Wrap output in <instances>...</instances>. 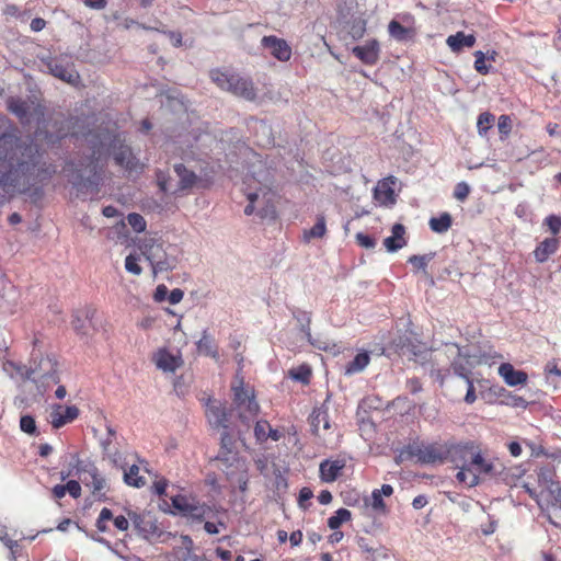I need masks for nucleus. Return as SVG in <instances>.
<instances>
[{
	"label": "nucleus",
	"mask_w": 561,
	"mask_h": 561,
	"mask_svg": "<svg viewBox=\"0 0 561 561\" xmlns=\"http://www.w3.org/2000/svg\"><path fill=\"white\" fill-rule=\"evenodd\" d=\"M89 117H71L65 122V127L58 130L57 138L70 135L76 139L83 138L92 153L72 173L71 183L77 190V196L94 197L105 179L107 158L113 154L115 163L129 172L142 169L131 148L125 144L122 134L114 123L89 129Z\"/></svg>",
	"instance_id": "nucleus-1"
},
{
	"label": "nucleus",
	"mask_w": 561,
	"mask_h": 561,
	"mask_svg": "<svg viewBox=\"0 0 561 561\" xmlns=\"http://www.w3.org/2000/svg\"><path fill=\"white\" fill-rule=\"evenodd\" d=\"M42 154L33 142H24L14 133L0 134V187L8 195L22 193L47 180L55 169L42 164Z\"/></svg>",
	"instance_id": "nucleus-2"
},
{
	"label": "nucleus",
	"mask_w": 561,
	"mask_h": 561,
	"mask_svg": "<svg viewBox=\"0 0 561 561\" xmlns=\"http://www.w3.org/2000/svg\"><path fill=\"white\" fill-rule=\"evenodd\" d=\"M137 247L141 255L150 263L154 276L176 267V257L168 253L160 237L146 236L138 241Z\"/></svg>",
	"instance_id": "nucleus-3"
},
{
	"label": "nucleus",
	"mask_w": 561,
	"mask_h": 561,
	"mask_svg": "<svg viewBox=\"0 0 561 561\" xmlns=\"http://www.w3.org/2000/svg\"><path fill=\"white\" fill-rule=\"evenodd\" d=\"M211 81L220 89L247 101H254L257 90L250 77L216 68L209 71Z\"/></svg>",
	"instance_id": "nucleus-4"
},
{
	"label": "nucleus",
	"mask_w": 561,
	"mask_h": 561,
	"mask_svg": "<svg viewBox=\"0 0 561 561\" xmlns=\"http://www.w3.org/2000/svg\"><path fill=\"white\" fill-rule=\"evenodd\" d=\"M73 468L80 481L90 490L96 501L104 502L107 500L108 481L94 462L78 459Z\"/></svg>",
	"instance_id": "nucleus-5"
},
{
	"label": "nucleus",
	"mask_w": 561,
	"mask_h": 561,
	"mask_svg": "<svg viewBox=\"0 0 561 561\" xmlns=\"http://www.w3.org/2000/svg\"><path fill=\"white\" fill-rule=\"evenodd\" d=\"M232 401L239 411V417L244 421L255 417L260 412V405L255 400L253 387L244 382V378L237 373L231 382Z\"/></svg>",
	"instance_id": "nucleus-6"
},
{
	"label": "nucleus",
	"mask_w": 561,
	"mask_h": 561,
	"mask_svg": "<svg viewBox=\"0 0 561 561\" xmlns=\"http://www.w3.org/2000/svg\"><path fill=\"white\" fill-rule=\"evenodd\" d=\"M493 469V463L482 455L480 449L458 469L456 480L467 488H473L480 483L481 476L490 474Z\"/></svg>",
	"instance_id": "nucleus-7"
},
{
	"label": "nucleus",
	"mask_w": 561,
	"mask_h": 561,
	"mask_svg": "<svg viewBox=\"0 0 561 561\" xmlns=\"http://www.w3.org/2000/svg\"><path fill=\"white\" fill-rule=\"evenodd\" d=\"M174 171L180 179L176 186L172 184L170 176L165 172L158 171L156 173L157 183L161 192L175 194L202 186L203 181L199 180L193 171L187 170L184 164H175Z\"/></svg>",
	"instance_id": "nucleus-8"
},
{
	"label": "nucleus",
	"mask_w": 561,
	"mask_h": 561,
	"mask_svg": "<svg viewBox=\"0 0 561 561\" xmlns=\"http://www.w3.org/2000/svg\"><path fill=\"white\" fill-rule=\"evenodd\" d=\"M449 442L415 443L409 447L411 457L422 465H443L448 459Z\"/></svg>",
	"instance_id": "nucleus-9"
},
{
	"label": "nucleus",
	"mask_w": 561,
	"mask_h": 561,
	"mask_svg": "<svg viewBox=\"0 0 561 561\" xmlns=\"http://www.w3.org/2000/svg\"><path fill=\"white\" fill-rule=\"evenodd\" d=\"M18 371L25 379H31L33 375L37 374L39 379L49 380L54 383H58L60 380L58 360L56 359L55 355L51 354L42 356L36 368L32 369L26 368L25 366H19Z\"/></svg>",
	"instance_id": "nucleus-10"
},
{
	"label": "nucleus",
	"mask_w": 561,
	"mask_h": 561,
	"mask_svg": "<svg viewBox=\"0 0 561 561\" xmlns=\"http://www.w3.org/2000/svg\"><path fill=\"white\" fill-rule=\"evenodd\" d=\"M480 449V445L474 440L449 442L447 462L459 469Z\"/></svg>",
	"instance_id": "nucleus-11"
},
{
	"label": "nucleus",
	"mask_w": 561,
	"mask_h": 561,
	"mask_svg": "<svg viewBox=\"0 0 561 561\" xmlns=\"http://www.w3.org/2000/svg\"><path fill=\"white\" fill-rule=\"evenodd\" d=\"M398 179L393 175L379 180L374 188V198L379 206L392 207L398 197Z\"/></svg>",
	"instance_id": "nucleus-12"
},
{
	"label": "nucleus",
	"mask_w": 561,
	"mask_h": 561,
	"mask_svg": "<svg viewBox=\"0 0 561 561\" xmlns=\"http://www.w3.org/2000/svg\"><path fill=\"white\" fill-rule=\"evenodd\" d=\"M264 48L268 49L271 55L279 61H288L291 57V47L289 44L277 36H264L261 41Z\"/></svg>",
	"instance_id": "nucleus-13"
},
{
	"label": "nucleus",
	"mask_w": 561,
	"mask_h": 561,
	"mask_svg": "<svg viewBox=\"0 0 561 561\" xmlns=\"http://www.w3.org/2000/svg\"><path fill=\"white\" fill-rule=\"evenodd\" d=\"M79 409L76 405L64 407L56 404L49 414L50 424L58 430L68 423L73 422L79 416Z\"/></svg>",
	"instance_id": "nucleus-14"
},
{
	"label": "nucleus",
	"mask_w": 561,
	"mask_h": 561,
	"mask_svg": "<svg viewBox=\"0 0 561 561\" xmlns=\"http://www.w3.org/2000/svg\"><path fill=\"white\" fill-rule=\"evenodd\" d=\"M110 520H113L115 528L121 531H126L129 527V522L125 516L118 515L114 517L110 508L103 507L95 523L98 530L101 533H106L108 530L107 523Z\"/></svg>",
	"instance_id": "nucleus-15"
},
{
	"label": "nucleus",
	"mask_w": 561,
	"mask_h": 561,
	"mask_svg": "<svg viewBox=\"0 0 561 561\" xmlns=\"http://www.w3.org/2000/svg\"><path fill=\"white\" fill-rule=\"evenodd\" d=\"M50 73L72 85H77L80 81L78 71L73 68V65L62 64L57 60H53L48 64Z\"/></svg>",
	"instance_id": "nucleus-16"
},
{
	"label": "nucleus",
	"mask_w": 561,
	"mask_h": 561,
	"mask_svg": "<svg viewBox=\"0 0 561 561\" xmlns=\"http://www.w3.org/2000/svg\"><path fill=\"white\" fill-rule=\"evenodd\" d=\"M346 462L344 459L323 460L319 466V476L323 482L332 483L339 479L342 474V470L345 468Z\"/></svg>",
	"instance_id": "nucleus-17"
},
{
	"label": "nucleus",
	"mask_w": 561,
	"mask_h": 561,
	"mask_svg": "<svg viewBox=\"0 0 561 561\" xmlns=\"http://www.w3.org/2000/svg\"><path fill=\"white\" fill-rule=\"evenodd\" d=\"M206 417L209 425L214 428H227L228 414L227 410L222 404H216L214 401L208 399L207 409H206Z\"/></svg>",
	"instance_id": "nucleus-18"
},
{
	"label": "nucleus",
	"mask_w": 561,
	"mask_h": 561,
	"mask_svg": "<svg viewBox=\"0 0 561 561\" xmlns=\"http://www.w3.org/2000/svg\"><path fill=\"white\" fill-rule=\"evenodd\" d=\"M353 54L365 65L374 66L379 60V43L376 39L368 42L363 46H355Z\"/></svg>",
	"instance_id": "nucleus-19"
},
{
	"label": "nucleus",
	"mask_w": 561,
	"mask_h": 561,
	"mask_svg": "<svg viewBox=\"0 0 561 561\" xmlns=\"http://www.w3.org/2000/svg\"><path fill=\"white\" fill-rule=\"evenodd\" d=\"M499 375L504 379L505 383L511 387L525 385L528 380V375L525 371L516 370L510 363L500 365Z\"/></svg>",
	"instance_id": "nucleus-20"
},
{
	"label": "nucleus",
	"mask_w": 561,
	"mask_h": 561,
	"mask_svg": "<svg viewBox=\"0 0 561 561\" xmlns=\"http://www.w3.org/2000/svg\"><path fill=\"white\" fill-rule=\"evenodd\" d=\"M194 542L187 535L181 536V545L173 547L170 552L171 561H196L193 554Z\"/></svg>",
	"instance_id": "nucleus-21"
},
{
	"label": "nucleus",
	"mask_w": 561,
	"mask_h": 561,
	"mask_svg": "<svg viewBox=\"0 0 561 561\" xmlns=\"http://www.w3.org/2000/svg\"><path fill=\"white\" fill-rule=\"evenodd\" d=\"M216 460L221 463V470L231 477L240 469L241 459L237 451L219 449Z\"/></svg>",
	"instance_id": "nucleus-22"
},
{
	"label": "nucleus",
	"mask_w": 561,
	"mask_h": 561,
	"mask_svg": "<svg viewBox=\"0 0 561 561\" xmlns=\"http://www.w3.org/2000/svg\"><path fill=\"white\" fill-rule=\"evenodd\" d=\"M405 227L402 224H394L391 229V236L383 240V245L388 252H396L407 245Z\"/></svg>",
	"instance_id": "nucleus-23"
},
{
	"label": "nucleus",
	"mask_w": 561,
	"mask_h": 561,
	"mask_svg": "<svg viewBox=\"0 0 561 561\" xmlns=\"http://www.w3.org/2000/svg\"><path fill=\"white\" fill-rule=\"evenodd\" d=\"M104 236L115 244H124L129 240V231L124 219H119L113 226L103 228Z\"/></svg>",
	"instance_id": "nucleus-24"
},
{
	"label": "nucleus",
	"mask_w": 561,
	"mask_h": 561,
	"mask_svg": "<svg viewBox=\"0 0 561 561\" xmlns=\"http://www.w3.org/2000/svg\"><path fill=\"white\" fill-rule=\"evenodd\" d=\"M559 240L557 238H546L534 250L536 262L543 263L550 255L554 254L559 249Z\"/></svg>",
	"instance_id": "nucleus-25"
},
{
	"label": "nucleus",
	"mask_w": 561,
	"mask_h": 561,
	"mask_svg": "<svg viewBox=\"0 0 561 561\" xmlns=\"http://www.w3.org/2000/svg\"><path fill=\"white\" fill-rule=\"evenodd\" d=\"M140 466L133 463L127 469H124L123 480L128 486L136 489L144 488L147 484V480L144 476H140Z\"/></svg>",
	"instance_id": "nucleus-26"
},
{
	"label": "nucleus",
	"mask_w": 561,
	"mask_h": 561,
	"mask_svg": "<svg viewBox=\"0 0 561 561\" xmlns=\"http://www.w3.org/2000/svg\"><path fill=\"white\" fill-rule=\"evenodd\" d=\"M446 43L453 51L458 53L463 47H472L476 37L472 34L466 35L463 32H457L455 35L448 36Z\"/></svg>",
	"instance_id": "nucleus-27"
},
{
	"label": "nucleus",
	"mask_w": 561,
	"mask_h": 561,
	"mask_svg": "<svg viewBox=\"0 0 561 561\" xmlns=\"http://www.w3.org/2000/svg\"><path fill=\"white\" fill-rule=\"evenodd\" d=\"M388 32L398 42L412 39L415 35V31L412 27H405L396 20L389 22Z\"/></svg>",
	"instance_id": "nucleus-28"
},
{
	"label": "nucleus",
	"mask_w": 561,
	"mask_h": 561,
	"mask_svg": "<svg viewBox=\"0 0 561 561\" xmlns=\"http://www.w3.org/2000/svg\"><path fill=\"white\" fill-rule=\"evenodd\" d=\"M196 346H197V351L201 354H204V355L213 357V358L219 357L218 346L215 343L214 339L207 333L206 330L203 332L202 337L196 343Z\"/></svg>",
	"instance_id": "nucleus-29"
},
{
	"label": "nucleus",
	"mask_w": 561,
	"mask_h": 561,
	"mask_svg": "<svg viewBox=\"0 0 561 561\" xmlns=\"http://www.w3.org/2000/svg\"><path fill=\"white\" fill-rule=\"evenodd\" d=\"M8 110L13 113L21 121V123H24L27 121L30 104L27 101L20 98H10L8 100Z\"/></svg>",
	"instance_id": "nucleus-30"
},
{
	"label": "nucleus",
	"mask_w": 561,
	"mask_h": 561,
	"mask_svg": "<svg viewBox=\"0 0 561 561\" xmlns=\"http://www.w3.org/2000/svg\"><path fill=\"white\" fill-rule=\"evenodd\" d=\"M370 363L369 353L363 351L358 353L353 360L345 366V375H354L364 370Z\"/></svg>",
	"instance_id": "nucleus-31"
},
{
	"label": "nucleus",
	"mask_w": 561,
	"mask_h": 561,
	"mask_svg": "<svg viewBox=\"0 0 561 561\" xmlns=\"http://www.w3.org/2000/svg\"><path fill=\"white\" fill-rule=\"evenodd\" d=\"M321 424L323 425L324 430L330 428L329 415L327 411L320 408H316L310 414V425L312 434L319 435Z\"/></svg>",
	"instance_id": "nucleus-32"
},
{
	"label": "nucleus",
	"mask_w": 561,
	"mask_h": 561,
	"mask_svg": "<svg viewBox=\"0 0 561 561\" xmlns=\"http://www.w3.org/2000/svg\"><path fill=\"white\" fill-rule=\"evenodd\" d=\"M154 362L157 367L164 371H174L179 367L176 357L165 350L158 352Z\"/></svg>",
	"instance_id": "nucleus-33"
},
{
	"label": "nucleus",
	"mask_w": 561,
	"mask_h": 561,
	"mask_svg": "<svg viewBox=\"0 0 561 561\" xmlns=\"http://www.w3.org/2000/svg\"><path fill=\"white\" fill-rule=\"evenodd\" d=\"M453 224L448 213H443L439 217H432L428 221L430 228L436 233L446 232Z\"/></svg>",
	"instance_id": "nucleus-34"
},
{
	"label": "nucleus",
	"mask_w": 561,
	"mask_h": 561,
	"mask_svg": "<svg viewBox=\"0 0 561 561\" xmlns=\"http://www.w3.org/2000/svg\"><path fill=\"white\" fill-rule=\"evenodd\" d=\"M327 232L325 227V219L323 216L318 217L317 222L313 225L312 228L304 231V241L310 242L311 239H319L322 238Z\"/></svg>",
	"instance_id": "nucleus-35"
},
{
	"label": "nucleus",
	"mask_w": 561,
	"mask_h": 561,
	"mask_svg": "<svg viewBox=\"0 0 561 561\" xmlns=\"http://www.w3.org/2000/svg\"><path fill=\"white\" fill-rule=\"evenodd\" d=\"M88 320H89L88 312L77 311L72 314L71 327L77 334H79V335L88 334V324H87Z\"/></svg>",
	"instance_id": "nucleus-36"
},
{
	"label": "nucleus",
	"mask_w": 561,
	"mask_h": 561,
	"mask_svg": "<svg viewBox=\"0 0 561 561\" xmlns=\"http://www.w3.org/2000/svg\"><path fill=\"white\" fill-rule=\"evenodd\" d=\"M495 122V116L490 112H483L478 116L477 129L480 136H486Z\"/></svg>",
	"instance_id": "nucleus-37"
},
{
	"label": "nucleus",
	"mask_w": 561,
	"mask_h": 561,
	"mask_svg": "<svg viewBox=\"0 0 561 561\" xmlns=\"http://www.w3.org/2000/svg\"><path fill=\"white\" fill-rule=\"evenodd\" d=\"M352 517V514L346 508H339L334 515H332L331 517H329L328 519V526L332 529V530H336L341 527V525L345 522H348Z\"/></svg>",
	"instance_id": "nucleus-38"
},
{
	"label": "nucleus",
	"mask_w": 561,
	"mask_h": 561,
	"mask_svg": "<svg viewBox=\"0 0 561 561\" xmlns=\"http://www.w3.org/2000/svg\"><path fill=\"white\" fill-rule=\"evenodd\" d=\"M311 375V368L309 365L306 364H302L289 370L290 378L296 381H300L304 385H308L310 382Z\"/></svg>",
	"instance_id": "nucleus-39"
},
{
	"label": "nucleus",
	"mask_w": 561,
	"mask_h": 561,
	"mask_svg": "<svg viewBox=\"0 0 561 561\" xmlns=\"http://www.w3.org/2000/svg\"><path fill=\"white\" fill-rule=\"evenodd\" d=\"M435 253H428L424 255H412L408 259V263H410L415 271H423L426 273V268L428 263L434 259Z\"/></svg>",
	"instance_id": "nucleus-40"
},
{
	"label": "nucleus",
	"mask_w": 561,
	"mask_h": 561,
	"mask_svg": "<svg viewBox=\"0 0 561 561\" xmlns=\"http://www.w3.org/2000/svg\"><path fill=\"white\" fill-rule=\"evenodd\" d=\"M545 374L548 380L558 381L561 383V359H551L545 366Z\"/></svg>",
	"instance_id": "nucleus-41"
},
{
	"label": "nucleus",
	"mask_w": 561,
	"mask_h": 561,
	"mask_svg": "<svg viewBox=\"0 0 561 561\" xmlns=\"http://www.w3.org/2000/svg\"><path fill=\"white\" fill-rule=\"evenodd\" d=\"M127 221L131 229L137 233L146 230L147 222L139 213H128Z\"/></svg>",
	"instance_id": "nucleus-42"
},
{
	"label": "nucleus",
	"mask_w": 561,
	"mask_h": 561,
	"mask_svg": "<svg viewBox=\"0 0 561 561\" xmlns=\"http://www.w3.org/2000/svg\"><path fill=\"white\" fill-rule=\"evenodd\" d=\"M20 427L21 431L28 435L37 436L39 434L37 432L36 421L32 415H22L20 419Z\"/></svg>",
	"instance_id": "nucleus-43"
},
{
	"label": "nucleus",
	"mask_w": 561,
	"mask_h": 561,
	"mask_svg": "<svg viewBox=\"0 0 561 561\" xmlns=\"http://www.w3.org/2000/svg\"><path fill=\"white\" fill-rule=\"evenodd\" d=\"M206 507L195 501H191L187 510L184 512V516H191L195 519L202 520L205 517Z\"/></svg>",
	"instance_id": "nucleus-44"
},
{
	"label": "nucleus",
	"mask_w": 561,
	"mask_h": 561,
	"mask_svg": "<svg viewBox=\"0 0 561 561\" xmlns=\"http://www.w3.org/2000/svg\"><path fill=\"white\" fill-rule=\"evenodd\" d=\"M270 427H271V424L265 420H261V421L256 422V424L254 426V436L257 442L263 443L268 439Z\"/></svg>",
	"instance_id": "nucleus-45"
},
{
	"label": "nucleus",
	"mask_w": 561,
	"mask_h": 561,
	"mask_svg": "<svg viewBox=\"0 0 561 561\" xmlns=\"http://www.w3.org/2000/svg\"><path fill=\"white\" fill-rule=\"evenodd\" d=\"M139 255L135 253H130L125 259V268L127 272L134 275H140L142 272L141 266L138 264Z\"/></svg>",
	"instance_id": "nucleus-46"
},
{
	"label": "nucleus",
	"mask_w": 561,
	"mask_h": 561,
	"mask_svg": "<svg viewBox=\"0 0 561 561\" xmlns=\"http://www.w3.org/2000/svg\"><path fill=\"white\" fill-rule=\"evenodd\" d=\"M474 57H476V60H474L476 71L479 72L480 75H488L490 72L491 66L486 65L485 55L481 50H478L474 53Z\"/></svg>",
	"instance_id": "nucleus-47"
},
{
	"label": "nucleus",
	"mask_w": 561,
	"mask_h": 561,
	"mask_svg": "<svg viewBox=\"0 0 561 561\" xmlns=\"http://www.w3.org/2000/svg\"><path fill=\"white\" fill-rule=\"evenodd\" d=\"M543 226H546L552 234H558L561 231V216L550 215L546 217Z\"/></svg>",
	"instance_id": "nucleus-48"
},
{
	"label": "nucleus",
	"mask_w": 561,
	"mask_h": 561,
	"mask_svg": "<svg viewBox=\"0 0 561 561\" xmlns=\"http://www.w3.org/2000/svg\"><path fill=\"white\" fill-rule=\"evenodd\" d=\"M171 502L174 510L183 515L184 512L187 510L191 500L187 499L185 495L178 494L171 497Z\"/></svg>",
	"instance_id": "nucleus-49"
},
{
	"label": "nucleus",
	"mask_w": 561,
	"mask_h": 561,
	"mask_svg": "<svg viewBox=\"0 0 561 561\" xmlns=\"http://www.w3.org/2000/svg\"><path fill=\"white\" fill-rule=\"evenodd\" d=\"M370 506L379 513L385 514L387 512L386 504L382 500V496L380 495V491L378 489H375L371 493V502Z\"/></svg>",
	"instance_id": "nucleus-50"
},
{
	"label": "nucleus",
	"mask_w": 561,
	"mask_h": 561,
	"mask_svg": "<svg viewBox=\"0 0 561 561\" xmlns=\"http://www.w3.org/2000/svg\"><path fill=\"white\" fill-rule=\"evenodd\" d=\"M497 128H499V133L506 137L511 134L512 131V119L508 115H501L499 117V121H497Z\"/></svg>",
	"instance_id": "nucleus-51"
},
{
	"label": "nucleus",
	"mask_w": 561,
	"mask_h": 561,
	"mask_svg": "<svg viewBox=\"0 0 561 561\" xmlns=\"http://www.w3.org/2000/svg\"><path fill=\"white\" fill-rule=\"evenodd\" d=\"M355 239L357 244L365 249H374L376 245V239L363 232H357Z\"/></svg>",
	"instance_id": "nucleus-52"
},
{
	"label": "nucleus",
	"mask_w": 561,
	"mask_h": 561,
	"mask_svg": "<svg viewBox=\"0 0 561 561\" xmlns=\"http://www.w3.org/2000/svg\"><path fill=\"white\" fill-rule=\"evenodd\" d=\"M66 488H67V492L73 497V499H78L81 496V492H82V489H81V485H80V482L77 481V480H69L67 483H66Z\"/></svg>",
	"instance_id": "nucleus-53"
},
{
	"label": "nucleus",
	"mask_w": 561,
	"mask_h": 561,
	"mask_svg": "<svg viewBox=\"0 0 561 561\" xmlns=\"http://www.w3.org/2000/svg\"><path fill=\"white\" fill-rule=\"evenodd\" d=\"M168 485L169 481L165 478H160L159 480L153 482L152 490L157 495L164 496L167 495Z\"/></svg>",
	"instance_id": "nucleus-54"
},
{
	"label": "nucleus",
	"mask_w": 561,
	"mask_h": 561,
	"mask_svg": "<svg viewBox=\"0 0 561 561\" xmlns=\"http://www.w3.org/2000/svg\"><path fill=\"white\" fill-rule=\"evenodd\" d=\"M451 366H453V370L456 375L463 378L466 381L471 379V377H470L471 371L465 365L454 362Z\"/></svg>",
	"instance_id": "nucleus-55"
},
{
	"label": "nucleus",
	"mask_w": 561,
	"mask_h": 561,
	"mask_svg": "<svg viewBox=\"0 0 561 561\" xmlns=\"http://www.w3.org/2000/svg\"><path fill=\"white\" fill-rule=\"evenodd\" d=\"M234 439L229 432L225 431L220 437V449L233 450Z\"/></svg>",
	"instance_id": "nucleus-56"
},
{
	"label": "nucleus",
	"mask_w": 561,
	"mask_h": 561,
	"mask_svg": "<svg viewBox=\"0 0 561 561\" xmlns=\"http://www.w3.org/2000/svg\"><path fill=\"white\" fill-rule=\"evenodd\" d=\"M467 385L468 389L465 396V402L468 404H472L477 400L476 389L472 379L467 380Z\"/></svg>",
	"instance_id": "nucleus-57"
},
{
	"label": "nucleus",
	"mask_w": 561,
	"mask_h": 561,
	"mask_svg": "<svg viewBox=\"0 0 561 561\" xmlns=\"http://www.w3.org/2000/svg\"><path fill=\"white\" fill-rule=\"evenodd\" d=\"M184 293L180 288H174L168 294V300L171 305H176L183 299Z\"/></svg>",
	"instance_id": "nucleus-58"
},
{
	"label": "nucleus",
	"mask_w": 561,
	"mask_h": 561,
	"mask_svg": "<svg viewBox=\"0 0 561 561\" xmlns=\"http://www.w3.org/2000/svg\"><path fill=\"white\" fill-rule=\"evenodd\" d=\"M454 194H455L456 198L462 201L469 194V186L466 183H463V182L458 183L456 188H455V193Z\"/></svg>",
	"instance_id": "nucleus-59"
},
{
	"label": "nucleus",
	"mask_w": 561,
	"mask_h": 561,
	"mask_svg": "<svg viewBox=\"0 0 561 561\" xmlns=\"http://www.w3.org/2000/svg\"><path fill=\"white\" fill-rule=\"evenodd\" d=\"M168 294H169L168 287L163 284L159 285L154 291V300L163 301L165 298H168Z\"/></svg>",
	"instance_id": "nucleus-60"
},
{
	"label": "nucleus",
	"mask_w": 561,
	"mask_h": 561,
	"mask_svg": "<svg viewBox=\"0 0 561 561\" xmlns=\"http://www.w3.org/2000/svg\"><path fill=\"white\" fill-rule=\"evenodd\" d=\"M53 496L56 500L62 499L67 493L66 484H57L51 489Z\"/></svg>",
	"instance_id": "nucleus-61"
},
{
	"label": "nucleus",
	"mask_w": 561,
	"mask_h": 561,
	"mask_svg": "<svg viewBox=\"0 0 561 561\" xmlns=\"http://www.w3.org/2000/svg\"><path fill=\"white\" fill-rule=\"evenodd\" d=\"M30 26L33 32H39L46 26V21L42 18H35L31 21Z\"/></svg>",
	"instance_id": "nucleus-62"
},
{
	"label": "nucleus",
	"mask_w": 561,
	"mask_h": 561,
	"mask_svg": "<svg viewBox=\"0 0 561 561\" xmlns=\"http://www.w3.org/2000/svg\"><path fill=\"white\" fill-rule=\"evenodd\" d=\"M332 500H333L332 493L330 491H328V490H322L320 492V494L318 495V501L322 505L330 504L332 502Z\"/></svg>",
	"instance_id": "nucleus-63"
},
{
	"label": "nucleus",
	"mask_w": 561,
	"mask_h": 561,
	"mask_svg": "<svg viewBox=\"0 0 561 561\" xmlns=\"http://www.w3.org/2000/svg\"><path fill=\"white\" fill-rule=\"evenodd\" d=\"M290 545L297 547L302 541V533L300 530L293 531L288 537Z\"/></svg>",
	"instance_id": "nucleus-64"
}]
</instances>
